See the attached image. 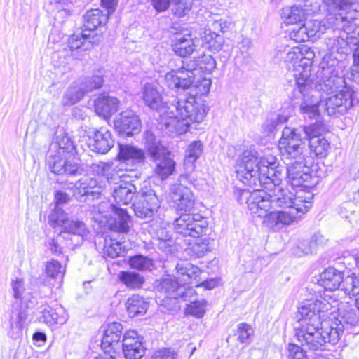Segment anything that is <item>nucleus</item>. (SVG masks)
<instances>
[{
  "mask_svg": "<svg viewBox=\"0 0 359 359\" xmlns=\"http://www.w3.org/2000/svg\"><path fill=\"white\" fill-rule=\"evenodd\" d=\"M337 306L335 299L330 295L321 299H311L299 308V327L295 336L302 346L313 351L327 349L328 344L335 345L344 333V325L338 320H328L325 313Z\"/></svg>",
  "mask_w": 359,
  "mask_h": 359,
  "instance_id": "1",
  "label": "nucleus"
},
{
  "mask_svg": "<svg viewBox=\"0 0 359 359\" xmlns=\"http://www.w3.org/2000/svg\"><path fill=\"white\" fill-rule=\"evenodd\" d=\"M142 97L146 106L160 114L161 130L170 137L185 133L192 123H201L207 114L205 105L194 96L180 98L175 103L163 102L154 83L144 85Z\"/></svg>",
  "mask_w": 359,
  "mask_h": 359,
  "instance_id": "2",
  "label": "nucleus"
},
{
  "mask_svg": "<svg viewBox=\"0 0 359 359\" xmlns=\"http://www.w3.org/2000/svg\"><path fill=\"white\" fill-rule=\"evenodd\" d=\"M235 170L237 179L243 184L256 189L277 185L285 176L284 168L271 155L257 161L255 149H245L237 158Z\"/></svg>",
  "mask_w": 359,
  "mask_h": 359,
  "instance_id": "3",
  "label": "nucleus"
},
{
  "mask_svg": "<svg viewBox=\"0 0 359 359\" xmlns=\"http://www.w3.org/2000/svg\"><path fill=\"white\" fill-rule=\"evenodd\" d=\"M217 63L211 55L203 54L194 57L181 68L171 70L164 76V84L170 89L177 92L188 91L189 96L207 94L211 86V80L202 78L196 80V72L210 74L216 69Z\"/></svg>",
  "mask_w": 359,
  "mask_h": 359,
  "instance_id": "4",
  "label": "nucleus"
},
{
  "mask_svg": "<svg viewBox=\"0 0 359 359\" xmlns=\"http://www.w3.org/2000/svg\"><path fill=\"white\" fill-rule=\"evenodd\" d=\"M314 57L313 50L306 46L288 49L284 57L285 67L293 72L298 92L302 95L300 111L302 114H306L309 117H313L318 114V95L314 94L315 90L307 92Z\"/></svg>",
  "mask_w": 359,
  "mask_h": 359,
  "instance_id": "5",
  "label": "nucleus"
},
{
  "mask_svg": "<svg viewBox=\"0 0 359 359\" xmlns=\"http://www.w3.org/2000/svg\"><path fill=\"white\" fill-rule=\"evenodd\" d=\"M259 188L252 191L238 190L236 194L238 202L246 204L252 217L260 219L262 224L269 229L278 231L288 226L292 216L277 213L273 208L271 194Z\"/></svg>",
  "mask_w": 359,
  "mask_h": 359,
  "instance_id": "6",
  "label": "nucleus"
},
{
  "mask_svg": "<svg viewBox=\"0 0 359 359\" xmlns=\"http://www.w3.org/2000/svg\"><path fill=\"white\" fill-rule=\"evenodd\" d=\"M118 160L114 162L100 161L92 165L93 172L104 177L110 184H116L126 177V171H132L143 164L144 151L130 144H119Z\"/></svg>",
  "mask_w": 359,
  "mask_h": 359,
  "instance_id": "7",
  "label": "nucleus"
},
{
  "mask_svg": "<svg viewBox=\"0 0 359 359\" xmlns=\"http://www.w3.org/2000/svg\"><path fill=\"white\" fill-rule=\"evenodd\" d=\"M177 276L163 278L158 287L160 297L164 299L184 301L191 300L196 294L195 290L186 287V284L192 283L201 273L200 269L188 262H181L176 265Z\"/></svg>",
  "mask_w": 359,
  "mask_h": 359,
  "instance_id": "8",
  "label": "nucleus"
},
{
  "mask_svg": "<svg viewBox=\"0 0 359 359\" xmlns=\"http://www.w3.org/2000/svg\"><path fill=\"white\" fill-rule=\"evenodd\" d=\"M281 182L277 184H273L270 188H266L269 191H273L271 194L274 210L277 213L292 216L288 225L296 222L312 206L313 194L309 191L298 190L295 194L287 189L280 187Z\"/></svg>",
  "mask_w": 359,
  "mask_h": 359,
  "instance_id": "9",
  "label": "nucleus"
},
{
  "mask_svg": "<svg viewBox=\"0 0 359 359\" xmlns=\"http://www.w3.org/2000/svg\"><path fill=\"white\" fill-rule=\"evenodd\" d=\"M356 0H323L330 13L322 20H311L305 23L309 39L320 38L327 29H344L349 33L355 24L346 22L344 13L355 6Z\"/></svg>",
  "mask_w": 359,
  "mask_h": 359,
  "instance_id": "10",
  "label": "nucleus"
},
{
  "mask_svg": "<svg viewBox=\"0 0 359 359\" xmlns=\"http://www.w3.org/2000/svg\"><path fill=\"white\" fill-rule=\"evenodd\" d=\"M345 57L325 54L322 58L316 75V79L309 78V86L307 92L315 90L328 93L333 89L339 88L345 83L344 69Z\"/></svg>",
  "mask_w": 359,
  "mask_h": 359,
  "instance_id": "11",
  "label": "nucleus"
},
{
  "mask_svg": "<svg viewBox=\"0 0 359 359\" xmlns=\"http://www.w3.org/2000/svg\"><path fill=\"white\" fill-rule=\"evenodd\" d=\"M11 295L13 298V311L11 316L10 336L18 339L22 336V330L27 319L26 310L33 305L32 290L26 285L21 278H12L10 282Z\"/></svg>",
  "mask_w": 359,
  "mask_h": 359,
  "instance_id": "12",
  "label": "nucleus"
},
{
  "mask_svg": "<svg viewBox=\"0 0 359 359\" xmlns=\"http://www.w3.org/2000/svg\"><path fill=\"white\" fill-rule=\"evenodd\" d=\"M346 22L348 24H355L351 32L348 33L344 29H333L340 32L339 36L327 38L325 40V45L327 54H333L341 57H346L348 46L351 44L356 45L359 43V11L355 6L344 13Z\"/></svg>",
  "mask_w": 359,
  "mask_h": 359,
  "instance_id": "13",
  "label": "nucleus"
},
{
  "mask_svg": "<svg viewBox=\"0 0 359 359\" xmlns=\"http://www.w3.org/2000/svg\"><path fill=\"white\" fill-rule=\"evenodd\" d=\"M314 125L301 126L297 128L285 127L278 142V148L285 161L304 159V139L310 137Z\"/></svg>",
  "mask_w": 359,
  "mask_h": 359,
  "instance_id": "14",
  "label": "nucleus"
},
{
  "mask_svg": "<svg viewBox=\"0 0 359 359\" xmlns=\"http://www.w3.org/2000/svg\"><path fill=\"white\" fill-rule=\"evenodd\" d=\"M336 91L337 93L334 95L330 96L323 102L320 95V92H318V103L317 104L318 114L313 117H309L306 114H303L304 117H308L309 119H314L319 116V107L322 106L325 111L327 112L330 116H339L345 114L347 111L353 107L354 102V90L346 84L340 86L339 88L333 89L330 92Z\"/></svg>",
  "mask_w": 359,
  "mask_h": 359,
  "instance_id": "15",
  "label": "nucleus"
},
{
  "mask_svg": "<svg viewBox=\"0 0 359 359\" xmlns=\"http://www.w3.org/2000/svg\"><path fill=\"white\" fill-rule=\"evenodd\" d=\"M307 163L305 157L304 159H292L286 163L287 180L292 187L311 191L313 183L311 182V168Z\"/></svg>",
  "mask_w": 359,
  "mask_h": 359,
  "instance_id": "16",
  "label": "nucleus"
},
{
  "mask_svg": "<svg viewBox=\"0 0 359 359\" xmlns=\"http://www.w3.org/2000/svg\"><path fill=\"white\" fill-rule=\"evenodd\" d=\"M208 223L200 214H182L174 222V229L183 236L199 238L206 233Z\"/></svg>",
  "mask_w": 359,
  "mask_h": 359,
  "instance_id": "17",
  "label": "nucleus"
},
{
  "mask_svg": "<svg viewBox=\"0 0 359 359\" xmlns=\"http://www.w3.org/2000/svg\"><path fill=\"white\" fill-rule=\"evenodd\" d=\"M103 79L100 75L86 77L74 83L65 92L62 104L64 106H72L79 102L83 96L93 90L102 86Z\"/></svg>",
  "mask_w": 359,
  "mask_h": 359,
  "instance_id": "18",
  "label": "nucleus"
},
{
  "mask_svg": "<svg viewBox=\"0 0 359 359\" xmlns=\"http://www.w3.org/2000/svg\"><path fill=\"white\" fill-rule=\"evenodd\" d=\"M160 207V202L154 191L150 188H142L135 196L133 203L135 215L142 219L151 218Z\"/></svg>",
  "mask_w": 359,
  "mask_h": 359,
  "instance_id": "19",
  "label": "nucleus"
},
{
  "mask_svg": "<svg viewBox=\"0 0 359 359\" xmlns=\"http://www.w3.org/2000/svg\"><path fill=\"white\" fill-rule=\"evenodd\" d=\"M189 180V175H181L180 183L171 191V198L178 212H187L191 211L195 206V196L191 190L182 184Z\"/></svg>",
  "mask_w": 359,
  "mask_h": 359,
  "instance_id": "20",
  "label": "nucleus"
},
{
  "mask_svg": "<svg viewBox=\"0 0 359 359\" xmlns=\"http://www.w3.org/2000/svg\"><path fill=\"white\" fill-rule=\"evenodd\" d=\"M48 165L50 170L57 175H74L79 169L74 154L67 156L55 152L48 158Z\"/></svg>",
  "mask_w": 359,
  "mask_h": 359,
  "instance_id": "21",
  "label": "nucleus"
},
{
  "mask_svg": "<svg viewBox=\"0 0 359 359\" xmlns=\"http://www.w3.org/2000/svg\"><path fill=\"white\" fill-rule=\"evenodd\" d=\"M98 211L104 217H107V212L111 211L116 217L114 222L111 225V229L118 233H126L129 231L130 217L125 209L109 203L108 201L102 202L98 206Z\"/></svg>",
  "mask_w": 359,
  "mask_h": 359,
  "instance_id": "22",
  "label": "nucleus"
},
{
  "mask_svg": "<svg viewBox=\"0 0 359 359\" xmlns=\"http://www.w3.org/2000/svg\"><path fill=\"white\" fill-rule=\"evenodd\" d=\"M114 128L121 135L132 136L140 131L141 121L133 111L127 110L114 120Z\"/></svg>",
  "mask_w": 359,
  "mask_h": 359,
  "instance_id": "23",
  "label": "nucleus"
},
{
  "mask_svg": "<svg viewBox=\"0 0 359 359\" xmlns=\"http://www.w3.org/2000/svg\"><path fill=\"white\" fill-rule=\"evenodd\" d=\"M37 318L39 322L46 323L50 327L57 324H65L67 320V314L60 304H55L53 306L43 304L39 308Z\"/></svg>",
  "mask_w": 359,
  "mask_h": 359,
  "instance_id": "24",
  "label": "nucleus"
},
{
  "mask_svg": "<svg viewBox=\"0 0 359 359\" xmlns=\"http://www.w3.org/2000/svg\"><path fill=\"white\" fill-rule=\"evenodd\" d=\"M344 279L342 273L334 268L325 269L320 273L318 283L325 290V292L323 296H320L318 299H321L327 295L337 299L335 294L331 295L330 293L339 290V289L341 290Z\"/></svg>",
  "mask_w": 359,
  "mask_h": 359,
  "instance_id": "25",
  "label": "nucleus"
},
{
  "mask_svg": "<svg viewBox=\"0 0 359 359\" xmlns=\"http://www.w3.org/2000/svg\"><path fill=\"white\" fill-rule=\"evenodd\" d=\"M122 348L126 359H140L145 348L134 330L127 331L123 337Z\"/></svg>",
  "mask_w": 359,
  "mask_h": 359,
  "instance_id": "26",
  "label": "nucleus"
},
{
  "mask_svg": "<svg viewBox=\"0 0 359 359\" xmlns=\"http://www.w3.org/2000/svg\"><path fill=\"white\" fill-rule=\"evenodd\" d=\"M114 145V140L111 133L104 128L96 130L93 137L89 138L88 147L92 151L99 154H107Z\"/></svg>",
  "mask_w": 359,
  "mask_h": 359,
  "instance_id": "27",
  "label": "nucleus"
},
{
  "mask_svg": "<svg viewBox=\"0 0 359 359\" xmlns=\"http://www.w3.org/2000/svg\"><path fill=\"white\" fill-rule=\"evenodd\" d=\"M337 306L334 309L325 313L326 318L328 320H338L344 325V332L346 331L347 333H353L352 328L357 325L359 320L358 316V311L353 308L346 309L341 316L336 317L334 313L339 310L338 300L335 299Z\"/></svg>",
  "mask_w": 359,
  "mask_h": 359,
  "instance_id": "28",
  "label": "nucleus"
},
{
  "mask_svg": "<svg viewBox=\"0 0 359 359\" xmlns=\"http://www.w3.org/2000/svg\"><path fill=\"white\" fill-rule=\"evenodd\" d=\"M155 162L154 169V174L161 180H165L172 175L175 171L176 163L170 157L168 150H165L163 154L157 158H151Z\"/></svg>",
  "mask_w": 359,
  "mask_h": 359,
  "instance_id": "29",
  "label": "nucleus"
},
{
  "mask_svg": "<svg viewBox=\"0 0 359 359\" xmlns=\"http://www.w3.org/2000/svg\"><path fill=\"white\" fill-rule=\"evenodd\" d=\"M311 10L306 5H294L282 8L280 16L285 25H294L304 20L310 14Z\"/></svg>",
  "mask_w": 359,
  "mask_h": 359,
  "instance_id": "30",
  "label": "nucleus"
},
{
  "mask_svg": "<svg viewBox=\"0 0 359 359\" xmlns=\"http://www.w3.org/2000/svg\"><path fill=\"white\" fill-rule=\"evenodd\" d=\"M100 36L91 34L85 30L81 33L73 34L68 40L69 47L72 50L81 49L82 50H90L95 43H98Z\"/></svg>",
  "mask_w": 359,
  "mask_h": 359,
  "instance_id": "31",
  "label": "nucleus"
},
{
  "mask_svg": "<svg viewBox=\"0 0 359 359\" xmlns=\"http://www.w3.org/2000/svg\"><path fill=\"white\" fill-rule=\"evenodd\" d=\"M123 326L120 323L114 322L108 325L101 341V347L105 351L119 346Z\"/></svg>",
  "mask_w": 359,
  "mask_h": 359,
  "instance_id": "32",
  "label": "nucleus"
},
{
  "mask_svg": "<svg viewBox=\"0 0 359 359\" xmlns=\"http://www.w3.org/2000/svg\"><path fill=\"white\" fill-rule=\"evenodd\" d=\"M196 40L191 38V35L179 34L175 36L172 42L173 51L179 56L185 57L190 56L196 50Z\"/></svg>",
  "mask_w": 359,
  "mask_h": 359,
  "instance_id": "33",
  "label": "nucleus"
},
{
  "mask_svg": "<svg viewBox=\"0 0 359 359\" xmlns=\"http://www.w3.org/2000/svg\"><path fill=\"white\" fill-rule=\"evenodd\" d=\"M119 101L109 95H101L95 101V112L104 119L109 118L118 110Z\"/></svg>",
  "mask_w": 359,
  "mask_h": 359,
  "instance_id": "34",
  "label": "nucleus"
},
{
  "mask_svg": "<svg viewBox=\"0 0 359 359\" xmlns=\"http://www.w3.org/2000/svg\"><path fill=\"white\" fill-rule=\"evenodd\" d=\"M315 127L312 129V133L310 137L306 139L309 140V147L311 151L318 158H325L329 153L330 148L328 141L321 135H318L317 131V126L313 124Z\"/></svg>",
  "mask_w": 359,
  "mask_h": 359,
  "instance_id": "35",
  "label": "nucleus"
},
{
  "mask_svg": "<svg viewBox=\"0 0 359 359\" xmlns=\"http://www.w3.org/2000/svg\"><path fill=\"white\" fill-rule=\"evenodd\" d=\"M102 187H97V181L95 179L86 177L75 183L74 196L76 198L89 195L95 196L100 195Z\"/></svg>",
  "mask_w": 359,
  "mask_h": 359,
  "instance_id": "36",
  "label": "nucleus"
},
{
  "mask_svg": "<svg viewBox=\"0 0 359 359\" xmlns=\"http://www.w3.org/2000/svg\"><path fill=\"white\" fill-rule=\"evenodd\" d=\"M107 18L100 9H92L86 12L83 16V27L85 31L95 34L94 31L102 24H105Z\"/></svg>",
  "mask_w": 359,
  "mask_h": 359,
  "instance_id": "37",
  "label": "nucleus"
},
{
  "mask_svg": "<svg viewBox=\"0 0 359 359\" xmlns=\"http://www.w3.org/2000/svg\"><path fill=\"white\" fill-rule=\"evenodd\" d=\"M203 151V145L201 141H194L190 143L186 151L184 160L187 172L194 170L195 162L200 158Z\"/></svg>",
  "mask_w": 359,
  "mask_h": 359,
  "instance_id": "38",
  "label": "nucleus"
},
{
  "mask_svg": "<svg viewBox=\"0 0 359 359\" xmlns=\"http://www.w3.org/2000/svg\"><path fill=\"white\" fill-rule=\"evenodd\" d=\"M137 189L132 184H122L114 189L113 198L118 205L129 204L135 196Z\"/></svg>",
  "mask_w": 359,
  "mask_h": 359,
  "instance_id": "39",
  "label": "nucleus"
},
{
  "mask_svg": "<svg viewBox=\"0 0 359 359\" xmlns=\"http://www.w3.org/2000/svg\"><path fill=\"white\" fill-rule=\"evenodd\" d=\"M144 144L150 158H157L167 150L160 140L150 130H147L144 133Z\"/></svg>",
  "mask_w": 359,
  "mask_h": 359,
  "instance_id": "40",
  "label": "nucleus"
},
{
  "mask_svg": "<svg viewBox=\"0 0 359 359\" xmlns=\"http://www.w3.org/2000/svg\"><path fill=\"white\" fill-rule=\"evenodd\" d=\"M127 311L130 316L135 317L143 315L148 309V303L138 294L129 297L126 303Z\"/></svg>",
  "mask_w": 359,
  "mask_h": 359,
  "instance_id": "41",
  "label": "nucleus"
},
{
  "mask_svg": "<svg viewBox=\"0 0 359 359\" xmlns=\"http://www.w3.org/2000/svg\"><path fill=\"white\" fill-rule=\"evenodd\" d=\"M66 233L79 236L80 241L82 242L87 237L89 231L83 222L69 219L66 222L65 229L60 232L59 237L63 236L65 238L64 235Z\"/></svg>",
  "mask_w": 359,
  "mask_h": 359,
  "instance_id": "42",
  "label": "nucleus"
},
{
  "mask_svg": "<svg viewBox=\"0 0 359 359\" xmlns=\"http://www.w3.org/2000/svg\"><path fill=\"white\" fill-rule=\"evenodd\" d=\"M224 43L223 36L212 32L210 29H205L202 36V46L212 52H218Z\"/></svg>",
  "mask_w": 359,
  "mask_h": 359,
  "instance_id": "43",
  "label": "nucleus"
},
{
  "mask_svg": "<svg viewBox=\"0 0 359 359\" xmlns=\"http://www.w3.org/2000/svg\"><path fill=\"white\" fill-rule=\"evenodd\" d=\"M44 271L47 277L55 280H59V285H61L66 271V266H63L55 259H50L45 262Z\"/></svg>",
  "mask_w": 359,
  "mask_h": 359,
  "instance_id": "44",
  "label": "nucleus"
},
{
  "mask_svg": "<svg viewBox=\"0 0 359 359\" xmlns=\"http://www.w3.org/2000/svg\"><path fill=\"white\" fill-rule=\"evenodd\" d=\"M55 144L57 147L56 152L62 155L74 154V144L70 138L62 129H57L55 133Z\"/></svg>",
  "mask_w": 359,
  "mask_h": 359,
  "instance_id": "45",
  "label": "nucleus"
},
{
  "mask_svg": "<svg viewBox=\"0 0 359 359\" xmlns=\"http://www.w3.org/2000/svg\"><path fill=\"white\" fill-rule=\"evenodd\" d=\"M126 250V246L123 242L117 241L112 238L105 240L104 253L109 257L115 258L123 256Z\"/></svg>",
  "mask_w": 359,
  "mask_h": 359,
  "instance_id": "46",
  "label": "nucleus"
},
{
  "mask_svg": "<svg viewBox=\"0 0 359 359\" xmlns=\"http://www.w3.org/2000/svg\"><path fill=\"white\" fill-rule=\"evenodd\" d=\"M118 278L121 282L132 289L140 288L144 282L143 276L131 271H121Z\"/></svg>",
  "mask_w": 359,
  "mask_h": 359,
  "instance_id": "47",
  "label": "nucleus"
},
{
  "mask_svg": "<svg viewBox=\"0 0 359 359\" xmlns=\"http://www.w3.org/2000/svg\"><path fill=\"white\" fill-rule=\"evenodd\" d=\"M341 291L345 295H359V273L347 276L342 282Z\"/></svg>",
  "mask_w": 359,
  "mask_h": 359,
  "instance_id": "48",
  "label": "nucleus"
},
{
  "mask_svg": "<svg viewBox=\"0 0 359 359\" xmlns=\"http://www.w3.org/2000/svg\"><path fill=\"white\" fill-rule=\"evenodd\" d=\"M129 266L140 271H151L154 266L151 259L142 255L130 257L128 260Z\"/></svg>",
  "mask_w": 359,
  "mask_h": 359,
  "instance_id": "49",
  "label": "nucleus"
},
{
  "mask_svg": "<svg viewBox=\"0 0 359 359\" xmlns=\"http://www.w3.org/2000/svg\"><path fill=\"white\" fill-rule=\"evenodd\" d=\"M69 219H67V214L64 210L58 206H55L54 210L48 216V222L51 226H62L65 229L66 222Z\"/></svg>",
  "mask_w": 359,
  "mask_h": 359,
  "instance_id": "50",
  "label": "nucleus"
},
{
  "mask_svg": "<svg viewBox=\"0 0 359 359\" xmlns=\"http://www.w3.org/2000/svg\"><path fill=\"white\" fill-rule=\"evenodd\" d=\"M190 250L196 257H203L211 250L210 238H205L198 240L191 247Z\"/></svg>",
  "mask_w": 359,
  "mask_h": 359,
  "instance_id": "51",
  "label": "nucleus"
},
{
  "mask_svg": "<svg viewBox=\"0 0 359 359\" xmlns=\"http://www.w3.org/2000/svg\"><path fill=\"white\" fill-rule=\"evenodd\" d=\"M206 302L203 299L193 301L187 306V312L197 318H202L205 312Z\"/></svg>",
  "mask_w": 359,
  "mask_h": 359,
  "instance_id": "52",
  "label": "nucleus"
},
{
  "mask_svg": "<svg viewBox=\"0 0 359 359\" xmlns=\"http://www.w3.org/2000/svg\"><path fill=\"white\" fill-rule=\"evenodd\" d=\"M290 38L296 42H304L309 39L305 23L301 27L294 28L290 32Z\"/></svg>",
  "mask_w": 359,
  "mask_h": 359,
  "instance_id": "53",
  "label": "nucleus"
},
{
  "mask_svg": "<svg viewBox=\"0 0 359 359\" xmlns=\"http://www.w3.org/2000/svg\"><path fill=\"white\" fill-rule=\"evenodd\" d=\"M238 330V339L241 343H248L254 334L253 328L245 323L239 324Z\"/></svg>",
  "mask_w": 359,
  "mask_h": 359,
  "instance_id": "54",
  "label": "nucleus"
},
{
  "mask_svg": "<svg viewBox=\"0 0 359 359\" xmlns=\"http://www.w3.org/2000/svg\"><path fill=\"white\" fill-rule=\"evenodd\" d=\"M176 4L175 13L179 16L186 15L191 8L193 0H172Z\"/></svg>",
  "mask_w": 359,
  "mask_h": 359,
  "instance_id": "55",
  "label": "nucleus"
},
{
  "mask_svg": "<svg viewBox=\"0 0 359 359\" xmlns=\"http://www.w3.org/2000/svg\"><path fill=\"white\" fill-rule=\"evenodd\" d=\"M287 351L288 359H308L306 351L298 345L289 344Z\"/></svg>",
  "mask_w": 359,
  "mask_h": 359,
  "instance_id": "56",
  "label": "nucleus"
},
{
  "mask_svg": "<svg viewBox=\"0 0 359 359\" xmlns=\"http://www.w3.org/2000/svg\"><path fill=\"white\" fill-rule=\"evenodd\" d=\"M177 353L171 348H163L156 351L149 359H177Z\"/></svg>",
  "mask_w": 359,
  "mask_h": 359,
  "instance_id": "57",
  "label": "nucleus"
},
{
  "mask_svg": "<svg viewBox=\"0 0 359 359\" xmlns=\"http://www.w3.org/2000/svg\"><path fill=\"white\" fill-rule=\"evenodd\" d=\"M353 80L359 83V46L353 52V65L351 68Z\"/></svg>",
  "mask_w": 359,
  "mask_h": 359,
  "instance_id": "58",
  "label": "nucleus"
},
{
  "mask_svg": "<svg viewBox=\"0 0 359 359\" xmlns=\"http://www.w3.org/2000/svg\"><path fill=\"white\" fill-rule=\"evenodd\" d=\"M276 127V121L273 118V115L268 117L262 126V133L264 135H268L271 133Z\"/></svg>",
  "mask_w": 359,
  "mask_h": 359,
  "instance_id": "59",
  "label": "nucleus"
},
{
  "mask_svg": "<svg viewBox=\"0 0 359 359\" xmlns=\"http://www.w3.org/2000/svg\"><path fill=\"white\" fill-rule=\"evenodd\" d=\"M45 245L53 255H60L62 253V247L58 243V238H48L45 242Z\"/></svg>",
  "mask_w": 359,
  "mask_h": 359,
  "instance_id": "60",
  "label": "nucleus"
},
{
  "mask_svg": "<svg viewBox=\"0 0 359 359\" xmlns=\"http://www.w3.org/2000/svg\"><path fill=\"white\" fill-rule=\"evenodd\" d=\"M154 8L158 12H162L167 10L170 6V0H151Z\"/></svg>",
  "mask_w": 359,
  "mask_h": 359,
  "instance_id": "61",
  "label": "nucleus"
},
{
  "mask_svg": "<svg viewBox=\"0 0 359 359\" xmlns=\"http://www.w3.org/2000/svg\"><path fill=\"white\" fill-rule=\"evenodd\" d=\"M55 206L60 207V205L66 203L69 200V196L65 192L57 191L55 195Z\"/></svg>",
  "mask_w": 359,
  "mask_h": 359,
  "instance_id": "62",
  "label": "nucleus"
},
{
  "mask_svg": "<svg viewBox=\"0 0 359 359\" xmlns=\"http://www.w3.org/2000/svg\"><path fill=\"white\" fill-rule=\"evenodd\" d=\"M102 6L107 10V15L111 14L117 5V0H102Z\"/></svg>",
  "mask_w": 359,
  "mask_h": 359,
  "instance_id": "63",
  "label": "nucleus"
},
{
  "mask_svg": "<svg viewBox=\"0 0 359 359\" xmlns=\"http://www.w3.org/2000/svg\"><path fill=\"white\" fill-rule=\"evenodd\" d=\"M196 280V285L197 287L198 286H203L205 289H208V290H212L213 288H215L217 285V281L215 280V279H211V280H205L201 283H199V281L197 280L196 279L195 280Z\"/></svg>",
  "mask_w": 359,
  "mask_h": 359,
  "instance_id": "64",
  "label": "nucleus"
}]
</instances>
